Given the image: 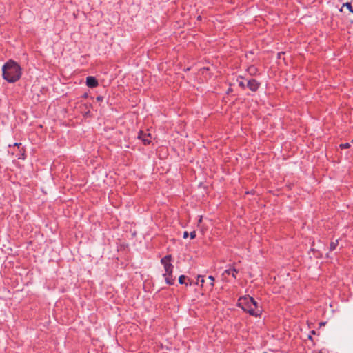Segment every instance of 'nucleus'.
Returning a JSON list of instances; mask_svg holds the SVG:
<instances>
[{
  "label": "nucleus",
  "instance_id": "1a4fd4ad",
  "mask_svg": "<svg viewBox=\"0 0 353 353\" xmlns=\"http://www.w3.org/2000/svg\"><path fill=\"white\" fill-rule=\"evenodd\" d=\"M339 245V241L338 240H335L334 241H332L330 244V251H334L336 247L338 246Z\"/></svg>",
  "mask_w": 353,
  "mask_h": 353
},
{
  "label": "nucleus",
  "instance_id": "f03ea898",
  "mask_svg": "<svg viewBox=\"0 0 353 353\" xmlns=\"http://www.w3.org/2000/svg\"><path fill=\"white\" fill-rule=\"evenodd\" d=\"M238 306L253 316H258L261 313L257 302L250 296L240 297L238 300Z\"/></svg>",
  "mask_w": 353,
  "mask_h": 353
},
{
  "label": "nucleus",
  "instance_id": "4be33fe9",
  "mask_svg": "<svg viewBox=\"0 0 353 353\" xmlns=\"http://www.w3.org/2000/svg\"><path fill=\"white\" fill-rule=\"evenodd\" d=\"M311 334H316V332H315L314 330H312V331H311Z\"/></svg>",
  "mask_w": 353,
  "mask_h": 353
},
{
  "label": "nucleus",
  "instance_id": "5701e85b",
  "mask_svg": "<svg viewBox=\"0 0 353 353\" xmlns=\"http://www.w3.org/2000/svg\"><path fill=\"white\" fill-rule=\"evenodd\" d=\"M88 94H84V97H87Z\"/></svg>",
  "mask_w": 353,
  "mask_h": 353
},
{
  "label": "nucleus",
  "instance_id": "423d86ee",
  "mask_svg": "<svg viewBox=\"0 0 353 353\" xmlns=\"http://www.w3.org/2000/svg\"><path fill=\"white\" fill-rule=\"evenodd\" d=\"M86 85L89 88H94L98 85V81L95 77L89 76L86 78Z\"/></svg>",
  "mask_w": 353,
  "mask_h": 353
},
{
  "label": "nucleus",
  "instance_id": "20e7f679",
  "mask_svg": "<svg viewBox=\"0 0 353 353\" xmlns=\"http://www.w3.org/2000/svg\"><path fill=\"white\" fill-rule=\"evenodd\" d=\"M261 83L254 79L248 80L247 87L252 92H256L259 88Z\"/></svg>",
  "mask_w": 353,
  "mask_h": 353
},
{
  "label": "nucleus",
  "instance_id": "f257e3e1",
  "mask_svg": "<svg viewBox=\"0 0 353 353\" xmlns=\"http://www.w3.org/2000/svg\"><path fill=\"white\" fill-rule=\"evenodd\" d=\"M2 72L3 79L9 83L17 81L21 76L20 65L12 60H9L3 65Z\"/></svg>",
  "mask_w": 353,
  "mask_h": 353
},
{
  "label": "nucleus",
  "instance_id": "ddd939ff",
  "mask_svg": "<svg viewBox=\"0 0 353 353\" xmlns=\"http://www.w3.org/2000/svg\"><path fill=\"white\" fill-rule=\"evenodd\" d=\"M185 276L184 275H181L179 278V282L180 284H185Z\"/></svg>",
  "mask_w": 353,
  "mask_h": 353
},
{
  "label": "nucleus",
  "instance_id": "412c9836",
  "mask_svg": "<svg viewBox=\"0 0 353 353\" xmlns=\"http://www.w3.org/2000/svg\"><path fill=\"white\" fill-rule=\"evenodd\" d=\"M20 145H21V143H15L14 145V146H19Z\"/></svg>",
  "mask_w": 353,
  "mask_h": 353
},
{
  "label": "nucleus",
  "instance_id": "7ed1b4c3",
  "mask_svg": "<svg viewBox=\"0 0 353 353\" xmlns=\"http://www.w3.org/2000/svg\"><path fill=\"white\" fill-rule=\"evenodd\" d=\"M172 259L171 255H166L165 256L163 257L161 260V263L164 266L165 273H172L174 266L170 263Z\"/></svg>",
  "mask_w": 353,
  "mask_h": 353
},
{
  "label": "nucleus",
  "instance_id": "9d476101",
  "mask_svg": "<svg viewBox=\"0 0 353 353\" xmlns=\"http://www.w3.org/2000/svg\"><path fill=\"white\" fill-rule=\"evenodd\" d=\"M343 6H345L349 10V11L350 12L353 13V6H352L351 2H347V3H344Z\"/></svg>",
  "mask_w": 353,
  "mask_h": 353
},
{
  "label": "nucleus",
  "instance_id": "2eb2a0df",
  "mask_svg": "<svg viewBox=\"0 0 353 353\" xmlns=\"http://www.w3.org/2000/svg\"><path fill=\"white\" fill-rule=\"evenodd\" d=\"M198 281H200L201 283V284L203 285V283L205 282L203 276H201V275H199L198 276Z\"/></svg>",
  "mask_w": 353,
  "mask_h": 353
},
{
  "label": "nucleus",
  "instance_id": "6ab92c4d",
  "mask_svg": "<svg viewBox=\"0 0 353 353\" xmlns=\"http://www.w3.org/2000/svg\"><path fill=\"white\" fill-rule=\"evenodd\" d=\"M188 235H189V234H188V232L187 231H185L183 232V238L184 239H186L188 236Z\"/></svg>",
  "mask_w": 353,
  "mask_h": 353
},
{
  "label": "nucleus",
  "instance_id": "9b49d317",
  "mask_svg": "<svg viewBox=\"0 0 353 353\" xmlns=\"http://www.w3.org/2000/svg\"><path fill=\"white\" fill-rule=\"evenodd\" d=\"M238 79H243V77L239 76V77H238ZM237 81L239 82V87H241V88L245 89V87L247 86V85H245V84L244 83V82H243V81H239V79H237Z\"/></svg>",
  "mask_w": 353,
  "mask_h": 353
},
{
  "label": "nucleus",
  "instance_id": "dca6fc26",
  "mask_svg": "<svg viewBox=\"0 0 353 353\" xmlns=\"http://www.w3.org/2000/svg\"><path fill=\"white\" fill-rule=\"evenodd\" d=\"M256 69L254 67H250L248 68V72L250 73V74H254V72H255Z\"/></svg>",
  "mask_w": 353,
  "mask_h": 353
},
{
  "label": "nucleus",
  "instance_id": "f3484780",
  "mask_svg": "<svg viewBox=\"0 0 353 353\" xmlns=\"http://www.w3.org/2000/svg\"><path fill=\"white\" fill-rule=\"evenodd\" d=\"M196 237V232L195 231H192L190 232V238L192 239H194Z\"/></svg>",
  "mask_w": 353,
  "mask_h": 353
},
{
  "label": "nucleus",
  "instance_id": "6e6552de",
  "mask_svg": "<svg viewBox=\"0 0 353 353\" xmlns=\"http://www.w3.org/2000/svg\"><path fill=\"white\" fill-rule=\"evenodd\" d=\"M163 276L167 284L173 285L175 281V277L173 276L172 273H164Z\"/></svg>",
  "mask_w": 353,
  "mask_h": 353
},
{
  "label": "nucleus",
  "instance_id": "b1692460",
  "mask_svg": "<svg viewBox=\"0 0 353 353\" xmlns=\"http://www.w3.org/2000/svg\"><path fill=\"white\" fill-rule=\"evenodd\" d=\"M325 323H321V325H323Z\"/></svg>",
  "mask_w": 353,
  "mask_h": 353
},
{
  "label": "nucleus",
  "instance_id": "aec40b11",
  "mask_svg": "<svg viewBox=\"0 0 353 353\" xmlns=\"http://www.w3.org/2000/svg\"><path fill=\"white\" fill-rule=\"evenodd\" d=\"M308 339L313 341L312 336L311 335L308 336Z\"/></svg>",
  "mask_w": 353,
  "mask_h": 353
},
{
  "label": "nucleus",
  "instance_id": "4468645a",
  "mask_svg": "<svg viewBox=\"0 0 353 353\" xmlns=\"http://www.w3.org/2000/svg\"><path fill=\"white\" fill-rule=\"evenodd\" d=\"M350 147V144L349 143H342L340 145V148L341 149H346Z\"/></svg>",
  "mask_w": 353,
  "mask_h": 353
},
{
  "label": "nucleus",
  "instance_id": "f8f14e48",
  "mask_svg": "<svg viewBox=\"0 0 353 353\" xmlns=\"http://www.w3.org/2000/svg\"><path fill=\"white\" fill-rule=\"evenodd\" d=\"M208 279H210V290H212V288H214V278L212 276H208Z\"/></svg>",
  "mask_w": 353,
  "mask_h": 353
},
{
  "label": "nucleus",
  "instance_id": "39448f33",
  "mask_svg": "<svg viewBox=\"0 0 353 353\" xmlns=\"http://www.w3.org/2000/svg\"><path fill=\"white\" fill-rule=\"evenodd\" d=\"M139 139H141L144 145L150 144L151 142V137L150 134L144 133L143 131H141L138 136Z\"/></svg>",
  "mask_w": 353,
  "mask_h": 353
},
{
  "label": "nucleus",
  "instance_id": "0eeeda50",
  "mask_svg": "<svg viewBox=\"0 0 353 353\" xmlns=\"http://www.w3.org/2000/svg\"><path fill=\"white\" fill-rule=\"evenodd\" d=\"M239 272V270L234 268L233 266H230L228 269L225 270L223 273V276L225 274L231 275L233 278L236 279V274Z\"/></svg>",
  "mask_w": 353,
  "mask_h": 353
},
{
  "label": "nucleus",
  "instance_id": "a211bd4d",
  "mask_svg": "<svg viewBox=\"0 0 353 353\" xmlns=\"http://www.w3.org/2000/svg\"><path fill=\"white\" fill-rule=\"evenodd\" d=\"M96 99H97V101H99H99H103V97H101V96H98V97L96 98Z\"/></svg>",
  "mask_w": 353,
  "mask_h": 353
}]
</instances>
